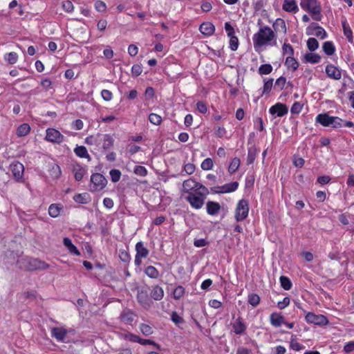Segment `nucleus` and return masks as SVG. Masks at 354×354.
Listing matches in <instances>:
<instances>
[{"label": "nucleus", "mask_w": 354, "mask_h": 354, "mask_svg": "<svg viewBox=\"0 0 354 354\" xmlns=\"http://www.w3.org/2000/svg\"><path fill=\"white\" fill-rule=\"evenodd\" d=\"M185 199L189 204L191 207L194 209H199L202 208L205 204V200L204 197L197 192L187 195Z\"/></svg>", "instance_id": "1a4fd4ad"}, {"label": "nucleus", "mask_w": 354, "mask_h": 354, "mask_svg": "<svg viewBox=\"0 0 354 354\" xmlns=\"http://www.w3.org/2000/svg\"><path fill=\"white\" fill-rule=\"evenodd\" d=\"M272 70L273 68L270 64H264L259 66V74L261 75H269L272 73Z\"/></svg>", "instance_id": "37998d69"}, {"label": "nucleus", "mask_w": 354, "mask_h": 354, "mask_svg": "<svg viewBox=\"0 0 354 354\" xmlns=\"http://www.w3.org/2000/svg\"><path fill=\"white\" fill-rule=\"evenodd\" d=\"M185 293V288L179 285L174 288L172 296L175 300H180L184 296Z\"/></svg>", "instance_id": "ea45409f"}, {"label": "nucleus", "mask_w": 354, "mask_h": 354, "mask_svg": "<svg viewBox=\"0 0 354 354\" xmlns=\"http://www.w3.org/2000/svg\"><path fill=\"white\" fill-rule=\"evenodd\" d=\"M200 32L206 37L212 35L215 32V26L211 22H203L199 26Z\"/></svg>", "instance_id": "5701e85b"}, {"label": "nucleus", "mask_w": 354, "mask_h": 354, "mask_svg": "<svg viewBox=\"0 0 354 354\" xmlns=\"http://www.w3.org/2000/svg\"><path fill=\"white\" fill-rule=\"evenodd\" d=\"M301 8L309 12L313 20L320 21L323 17L322 6L318 0H301Z\"/></svg>", "instance_id": "20e7f679"}, {"label": "nucleus", "mask_w": 354, "mask_h": 354, "mask_svg": "<svg viewBox=\"0 0 354 354\" xmlns=\"http://www.w3.org/2000/svg\"><path fill=\"white\" fill-rule=\"evenodd\" d=\"M288 109L286 104L282 103H276L274 105L272 106L269 112L272 115H276L277 117L281 118L288 113Z\"/></svg>", "instance_id": "2eb2a0df"}, {"label": "nucleus", "mask_w": 354, "mask_h": 354, "mask_svg": "<svg viewBox=\"0 0 354 354\" xmlns=\"http://www.w3.org/2000/svg\"><path fill=\"white\" fill-rule=\"evenodd\" d=\"M165 293L162 287L158 285L152 286L151 297L155 301H160L164 297Z\"/></svg>", "instance_id": "bb28decb"}, {"label": "nucleus", "mask_w": 354, "mask_h": 354, "mask_svg": "<svg viewBox=\"0 0 354 354\" xmlns=\"http://www.w3.org/2000/svg\"><path fill=\"white\" fill-rule=\"evenodd\" d=\"M133 172L138 176L145 177L148 174V171L145 167L137 165L134 167Z\"/></svg>", "instance_id": "864d4df0"}, {"label": "nucleus", "mask_w": 354, "mask_h": 354, "mask_svg": "<svg viewBox=\"0 0 354 354\" xmlns=\"http://www.w3.org/2000/svg\"><path fill=\"white\" fill-rule=\"evenodd\" d=\"M101 96L104 100L109 102L111 101L113 98V93L111 91L107 89H103L101 91Z\"/></svg>", "instance_id": "338daca9"}, {"label": "nucleus", "mask_w": 354, "mask_h": 354, "mask_svg": "<svg viewBox=\"0 0 354 354\" xmlns=\"http://www.w3.org/2000/svg\"><path fill=\"white\" fill-rule=\"evenodd\" d=\"M149 122L154 125H160L162 121V117L156 113H152L149 115Z\"/></svg>", "instance_id": "603ef678"}, {"label": "nucleus", "mask_w": 354, "mask_h": 354, "mask_svg": "<svg viewBox=\"0 0 354 354\" xmlns=\"http://www.w3.org/2000/svg\"><path fill=\"white\" fill-rule=\"evenodd\" d=\"M290 348L294 351H299L304 349L305 346L295 339H292L290 341Z\"/></svg>", "instance_id": "e2e57ef3"}, {"label": "nucleus", "mask_w": 354, "mask_h": 354, "mask_svg": "<svg viewBox=\"0 0 354 354\" xmlns=\"http://www.w3.org/2000/svg\"><path fill=\"white\" fill-rule=\"evenodd\" d=\"M263 82H264V84H263V90H262V93H261V96H263L264 95H266V94H268L272 88V86H273V79L272 78H270V79H263Z\"/></svg>", "instance_id": "4c0bfd02"}, {"label": "nucleus", "mask_w": 354, "mask_h": 354, "mask_svg": "<svg viewBox=\"0 0 354 354\" xmlns=\"http://www.w3.org/2000/svg\"><path fill=\"white\" fill-rule=\"evenodd\" d=\"M4 59L10 64H15L18 60V55L15 52L6 53L4 55Z\"/></svg>", "instance_id": "c03bdc74"}, {"label": "nucleus", "mask_w": 354, "mask_h": 354, "mask_svg": "<svg viewBox=\"0 0 354 354\" xmlns=\"http://www.w3.org/2000/svg\"><path fill=\"white\" fill-rule=\"evenodd\" d=\"M45 140L49 142L61 144L64 141V136L56 129L48 128L46 131Z\"/></svg>", "instance_id": "9b49d317"}, {"label": "nucleus", "mask_w": 354, "mask_h": 354, "mask_svg": "<svg viewBox=\"0 0 354 354\" xmlns=\"http://www.w3.org/2000/svg\"><path fill=\"white\" fill-rule=\"evenodd\" d=\"M135 250L136 252V256L142 258H147L149 256V250L146 247H145L142 241L138 242L136 244Z\"/></svg>", "instance_id": "c756f323"}, {"label": "nucleus", "mask_w": 354, "mask_h": 354, "mask_svg": "<svg viewBox=\"0 0 354 354\" xmlns=\"http://www.w3.org/2000/svg\"><path fill=\"white\" fill-rule=\"evenodd\" d=\"M277 35L268 26H261L259 30L252 36V41L255 50L268 45L276 44Z\"/></svg>", "instance_id": "f257e3e1"}, {"label": "nucleus", "mask_w": 354, "mask_h": 354, "mask_svg": "<svg viewBox=\"0 0 354 354\" xmlns=\"http://www.w3.org/2000/svg\"><path fill=\"white\" fill-rule=\"evenodd\" d=\"M199 183L192 178L184 180L183 183V192L187 195L196 193L198 191Z\"/></svg>", "instance_id": "4468645a"}, {"label": "nucleus", "mask_w": 354, "mask_h": 354, "mask_svg": "<svg viewBox=\"0 0 354 354\" xmlns=\"http://www.w3.org/2000/svg\"><path fill=\"white\" fill-rule=\"evenodd\" d=\"M75 154L80 158L91 159L90 155L88 153L86 148L84 146H77L74 149Z\"/></svg>", "instance_id": "473e14b6"}, {"label": "nucleus", "mask_w": 354, "mask_h": 354, "mask_svg": "<svg viewBox=\"0 0 354 354\" xmlns=\"http://www.w3.org/2000/svg\"><path fill=\"white\" fill-rule=\"evenodd\" d=\"M306 33L307 35H314L322 39L326 37V32L325 30L322 26L315 25L314 24H312V26H309L306 29Z\"/></svg>", "instance_id": "f3484780"}, {"label": "nucleus", "mask_w": 354, "mask_h": 354, "mask_svg": "<svg viewBox=\"0 0 354 354\" xmlns=\"http://www.w3.org/2000/svg\"><path fill=\"white\" fill-rule=\"evenodd\" d=\"M183 170L188 174H192L196 170V166L193 163H187L184 165Z\"/></svg>", "instance_id": "69168bd1"}, {"label": "nucleus", "mask_w": 354, "mask_h": 354, "mask_svg": "<svg viewBox=\"0 0 354 354\" xmlns=\"http://www.w3.org/2000/svg\"><path fill=\"white\" fill-rule=\"evenodd\" d=\"M10 169L15 180L21 181L24 173V165L19 161H14L10 165Z\"/></svg>", "instance_id": "ddd939ff"}, {"label": "nucleus", "mask_w": 354, "mask_h": 354, "mask_svg": "<svg viewBox=\"0 0 354 354\" xmlns=\"http://www.w3.org/2000/svg\"><path fill=\"white\" fill-rule=\"evenodd\" d=\"M74 171H75V174H74L75 179L77 181L82 180L85 173H86L85 169L82 167H79L77 169H75Z\"/></svg>", "instance_id": "13d9d810"}, {"label": "nucleus", "mask_w": 354, "mask_h": 354, "mask_svg": "<svg viewBox=\"0 0 354 354\" xmlns=\"http://www.w3.org/2000/svg\"><path fill=\"white\" fill-rule=\"evenodd\" d=\"M284 64L288 70H291L292 72L296 71L299 66V62L293 56H288Z\"/></svg>", "instance_id": "c85d7f7f"}, {"label": "nucleus", "mask_w": 354, "mask_h": 354, "mask_svg": "<svg viewBox=\"0 0 354 354\" xmlns=\"http://www.w3.org/2000/svg\"><path fill=\"white\" fill-rule=\"evenodd\" d=\"M119 258L120 261L124 263H129L131 261V256L128 251L125 249H120Z\"/></svg>", "instance_id": "a18cd8bd"}, {"label": "nucleus", "mask_w": 354, "mask_h": 354, "mask_svg": "<svg viewBox=\"0 0 354 354\" xmlns=\"http://www.w3.org/2000/svg\"><path fill=\"white\" fill-rule=\"evenodd\" d=\"M326 73L328 77L339 80L342 77L341 71L333 64H328L326 66Z\"/></svg>", "instance_id": "aec40b11"}, {"label": "nucleus", "mask_w": 354, "mask_h": 354, "mask_svg": "<svg viewBox=\"0 0 354 354\" xmlns=\"http://www.w3.org/2000/svg\"><path fill=\"white\" fill-rule=\"evenodd\" d=\"M320 60L321 57L317 53H308L304 55V61L306 63L317 64Z\"/></svg>", "instance_id": "f704fd0d"}, {"label": "nucleus", "mask_w": 354, "mask_h": 354, "mask_svg": "<svg viewBox=\"0 0 354 354\" xmlns=\"http://www.w3.org/2000/svg\"><path fill=\"white\" fill-rule=\"evenodd\" d=\"M344 35L346 37L348 41L351 44L353 42V31L347 23L346 20L342 21Z\"/></svg>", "instance_id": "2f4dec72"}, {"label": "nucleus", "mask_w": 354, "mask_h": 354, "mask_svg": "<svg viewBox=\"0 0 354 354\" xmlns=\"http://www.w3.org/2000/svg\"><path fill=\"white\" fill-rule=\"evenodd\" d=\"M196 192L198 193L205 198H206L207 196L209 194L210 191H209L208 189L205 185L199 183L198 191Z\"/></svg>", "instance_id": "680f3d73"}, {"label": "nucleus", "mask_w": 354, "mask_h": 354, "mask_svg": "<svg viewBox=\"0 0 354 354\" xmlns=\"http://www.w3.org/2000/svg\"><path fill=\"white\" fill-rule=\"evenodd\" d=\"M63 243L64 246L68 249L69 253L75 256H80L81 254L80 250L77 247L72 243L71 240L68 237H64L63 239Z\"/></svg>", "instance_id": "cd10ccee"}, {"label": "nucleus", "mask_w": 354, "mask_h": 354, "mask_svg": "<svg viewBox=\"0 0 354 354\" xmlns=\"http://www.w3.org/2000/svg\"><path fill=\"white\" fill-rule=\"evenodd\" d=\"M136 315L130 309L124 310L120 316V320L125 324H131Z\"/></svg>", "instance_id": "4be33fe9"}, {"label": "nucleus", "mask_w": 354, "mask_h": 354, "mask_svg": "<svg viewBox=\"0 0 354 354\" xmlns=\"http://www.w3.org/2000/svg\"><path fill=\"white\" fill-rule=\"evenodd\" d=\"M282 51L283 54H287L288 56H294L295 50L293 47L288 43L285 42L283 44Z\"/></svg>", "instance_id": "4d7b16f0"}, {"label": "nucleus", "mask_w": 354, "mask_h": 354, "mask_svg": "<svg viewBox=\"0 0 354 354\" xmlns=\"http://www.w3.org/2000/svg\"><path fill=\"white\" fill-rule=\"evenodd\" d=\"M239 187L238 182H232L225 184L222 186H216L210 188V193L215 194H226L235 192Z\"/></svg>", "instance_id": "9d476101"}, {"label": "nucleus", "mask_w": 354, "mask_h": 354, "mask_svg": "<svg viewBox=\"0 0 354 354\" xmlns=\"http://www.w3.org/2000/svg\"><path fill=\"white\" fill-rule=\"evenodd\" d=\"M249 213V203L245 199L240 200L235 209V219L237 222L245 220Z\"/></svg>", "instance_id": "0eeeda50"}, {"label": "nucleus", "mask_w": 354, "mask_h": 354, "mask_svg": "<svg viewBox=\"0 0 354 354\" xmlns=\"http://www.w3.org/2000/svg\"><path fill=\"white\" fill-rule=\"evenodd\" d=\"M240 164H241L240 159L239 158H237V157L234 158L231 160L230 164L229 167H228L229 173L231 174L235 173L238 170V169L239 168Z\"/></svg>", "instance_id": "58836bf2"}, {"label": "nucleus", "mask_w": 354, "mask_h": 354, "mask_svg": "<svg viewBox=\"0 0 354 354\" xmlns=\"http://www.w3.org/2000/svg\"><path fill=\"white\" fill-rule=\"evenodd\" d=\"M230 38V48L232 51H236L239 45V41L238 37L234 35L233 36L229 37Z\"/></svg>", "instance_id": "5fc2aeb1"}, {"label": "nucleus", "mask_w": 354, "mask_h": 354, "mask_svg": "<svg viewBox=\"0 0 354 354\" xmlns=\"http://www.w3.org/2000/svg\"><path fill=\"white\" fill-rule=\"evenodd\" d=\"M307 47L311 52L315 51L319 47L317 40L314 37H310L307 40Z\"/></svg>", "instance_id": "8fccbe9b"}, {"label": "nucleus", "mask_w": 354, "mask_h": 354, "mask_svg": "<svg viewBox=\"0 0 354 354\" xmlns=\"http://www.w3.org/2000/svg\"><path fill=\"white\" fill-rule=\"evenodd\" d=\"M343 351L345 353H350L354 351V341H351L346 343L343 348Z\"/></svg>", "instance_id": "774afa93"}, {"label": "nucleus", "mask_w": 354, "mask_h": 354, "mask_svg": "<svg viewBox=\"0 0 354 354\" xmlns=\"http://www.w3.org/2000/svg\"><path fill=\"white\" fill-rule=\"evenodd\" d=\"M273 31L277 35V33H282L283 35H286L287 26L284 19L281 18H277L272 24Z\"/></svg>", "instance_id": "6ab92c4d"}, {"label": "nucleus", "mask_w": 354, "mask_h": 354, "mask_svg": "<svg viewBox=\"0 0 354 354\" xmlns=\"http://www.w3.org/2000/svg\"><path fill=\"white\" fill-rule=\"evenodd\" d=\"M323 50L328 55L331 56L335 52V46L333 41H327L323 44Z\"/></svg>", "instance_id": "e433bc0d"}, {"label": "nucleus", "mask_w": 354, "mask_h": 354, "mask_svg": "<svg viewBox=\"0 0 354 354\" xmlns=\"http://www.w3.org/2000/svg\"><path fill=\"white\" fill-rule=\"evenodd\" d=\"M17 265L20 270L26 271H35L37 270H46L50 266L44 261L37 258L28 257H21L17 259Z\"/></svg>", "instance_id": "7ed1b4c3"}, {"label": "nucleus", "mask_w": 354, "mask_h": 354, "mask_svg": "<svg viewBox=\"0 0 354 354\" xmlns=\"http://www.w3.org/2000/svg\"><path fill=\"white\" fill-rule=\"evenodd\" d=\"M123 338L126 340H129L131 342H137L139 343L140 340V337L135 335L130 332H127L123 335Z\"/></svg>", "instance_id": "09e8293b"}, {"label": "nucleus", "mask_w": 354, "mask_h": 354, "mask_svg": "<svg viewBox=\"0 0 354 354\" xmlns=\"http://www.w3.org/2000/svg\"><path fill=\"white\" fill-rule=\"evenodd\" d=\"M303 104L299 102H295L291 106L290 112L292 114H299L301 112Z\"/></svg>", "instance_id": "bf43d9fd"}, {"label": "nucleus", "mask_w": 354, "mask_h": 354, "mask_svg": "<svg viewBox=\"0 0 354 354\" xmlns=\"http://www.w3.org/2000/svg\"><path fill=\"white\" fill-rule=\"evenodd\" d=\"M214 162L213 160L210 158H205L201 165V167L203 170L208 171L213 168Z\"/></svg>", "instance_id": "de8ad7c7"}, {"label": "nucleus", "mask_w": 354, "mask_h": 354, "mask_svg": "<svg viewBox=\"0 0 354 354\" xmlns=\"http://www.w3.org/2000/svg\"><path fill=\"white\" fill-rule=\"evenodd\" d=\"M107 184L106 178L100 173L93 174L91 176V192H99L103 189Z\"/></svg>", "instance_id": "423d86ee"}, {"label": "nucleus", "mask_w": 354, "mask_h": 354, "mask_svg": "<svg viewBox=\"0 0 354 354\" xmlns=\"http://www.w3.org/2000/svg\"><path fill=\"white\" fill-rule=\"evenodd\" d=\"M30 127L28 123H23L17 127L16 134L19 138L24 137L30 133Z\"/></svg>", "instance_id": "72a5a7b5"}, {"label": "nucleus", "mask_w": 354, "mask_h": 354, "mask_svg": "<svg viewBox=\"0 0 354 354\" xmlns=\"http://www.w3.org/2000/svg\"><path fill=\"white\" fill-rule=\"evenodd\" d=\"M232 326L234 333L238 335H243L247 329V326L241 317H237L234 322L232 324Z\"/></svg>", "instance_id": "a211bd4d"}, {"label": "nucleus", "mask_w": 354, "mask_h": 354, "mask_svg": "<svg viewBox=\"0 0 354 354\" xmlns=\"http://www.w3.org/2000/svg\"><path fill=\"white\" fill-rule=\"evenodd\" d=\"M86 196H87L86 193L77 194L74 196L73 199L75 202L79 203H82V204L86 203Z\"/></svg>", "instance_id": "0e129e2a"}, {"label": "nucleus", "mask_w": 354, "mask_h": 354, "mask_svg": "<svg viewBox=\"0 0 354 354\" xmlns=\"http://www.w3.org/2000/svg\"><path fill=\"white\" fill-rule=\"evenodd\" d=\"M221 209V206L218 202L207 201L206 203L207 213L211 216H215L218 214Z\"/></svg>", "instance_id": "b1692460"}, {"label": "nucleus", "mask_w": 354, "mask_h": 354, "mask_svg": "<svg viewBox=\"0 0 354 354\" xmlns=\"http://www.w3.org/2000/svg\"><path fill=\"white\" fill-rule=\"evenodd\" d=\"M145 273L151 279H156L160 276L159 271L153 266H148L145 269Z\"/></svg>", "instance_id": "c9c22d12"}, {"label": "nucleus", "mask_w": 354, "mask_h": 354, "mask_svg": "<svg viewBox=\"0 0 354 354\" xmlns=\"http://www.w3.org/2000/svg\"><path fill=\"white\" fill-rule=\"evenodd\" d=\"M282 8L284 11L288 12L297 13L299 11V8L295 0H284Z\"/></svg>", "instance_id": "393cba45"}, {"label": "nucleus", "mask_w": 354, "mask_h": 354, "mask_svg": "<svg viewBox=\"0 0 354 354\" xmlns=\"http://www.w3.org/2000/svg\"><path fill=\"white\" fill-rule=\"evenodd\" d=\"M63 209V205L58 203H53L48 207V214L52 218L57 217Z\"/></svg>", "instance_id": "7c9ffc66"}, {"label": "nucleus", "mask_w": 354, "mask_h": 354, "mask_svg": "<svg viewBox=\"0 0 354 354\" xmlns=\"http://www.w3.org/2000/svg\"><path fill=\"white\" fill-rule=\"evenodd\" d=\"M139 328L140 332L145 336L151 335L153 332L152 328L146 324H141Z\"/></svg>", "instance_id": "6e6d98bb"}, {"label": "nucleus", "mask_w": 354, "mask_h": 354, "mask_svg": "<svg viewBox=\"0 0 354 354\" xmlns=\"http://www.w3.org/2000/svg\"><path fill=\"white\" fill-rule=\"evenodd\" d=\"M136 299L140 305L145 309H149L153 305V301L149 296L148 290L145 288H138Z\"/></svg>", "instance_id": "6e6552de"}, {"label": "nucleus", "mask_w": 354, "mask_h": 354, "mask_svg": "<svg viewBox=\"0 0 354 354\" xmlns=\"http://www.w3.org/2000/svg\"><path fill=\"white\" fill-rule=\"evenodd\" d=\"M259 151V149H257L254 145L248 147L246 161V164L248 165H250L254 163Z\"/></svg>", "instance_id": "a878e982"}, {"label": "nucleus", "mask_w": 354, "mask_h": 354, "mask_svg": "<svg viewBox=\"0 0 354 354\" xmlns=\"http://www.w3.org/2000/svg\"><path fill=\"white\" fill-rule=\"evenodd\" d=\"M261 301L260 297L255 293H251L248 295V302L253 307L257 306Z\"/></svg>", "instance_id": "a19ab883"}, {"label": "nucleus", "mask_w": 354, "mask_h": 354, "mask_svg": "<svg viewBox=\"0 0 354 354\" xmlns=\"http://www.w3.org/2000/svg\"><path fill=\"white\" fill-rule=\"evenodd\" d=\"M84 142L90 146H93L94 149L107 150L113 147L114 139L110 134L95 133L87 136Z\"/></svg>", "instance_id": "f03ea898"}, {"label": "nucleus", "mask_w": 354, "mask_h": 354, "mask_svg": "<svg viewBox=\"0 0 354 354\" xmlns=\"http://www.w3.org/2000/svg\"><path fill=\"white\" fill-rule=\"evenodd\" d=\"M305 320L308 324L319 326H325L328 324V320L326 316L323 315H316L314 313H308L306 315Z\"/></svg>", "instance_id": "f8f14e48"}, {"label": "nucleus", "mask_w": 354, "mask_h": 354, "mask_svg": "<svg viewBox=\"0 0 354 354\" xmlns=\"http://www.w3.org/2000/svg\"><path fill=\"white\" fill-rule=\"evenodd\" d=\"M109 175L111 176V181L113 183H117L121 178V171L117 169H113L110 170Z\"/></svg>", "instance_id": "3c124183"}, {"label": "nucleus", "mask_w": 354, "mask_h": 354, "mask_svg": "<svg viewBox=\"0 0 354 354\" xmlns=\"http://www.w3.org/2000/svg\"><path fill=\"white\" fill-rule=\"evenodd\" d=\"M279 281L281 283V286L285 290H289L291 289L292 283L290 279L288 277L281 276L279 278Z\"/></svg>", "instance_id": "79ce46f5"}, {"label": "nucleus", "mask_w": 354, "mask_h": 354, "mask_svg": "<svg viewBox=\"0 0 354 354\" xmlns=\"http://www.w3.org/2000/svg\"><path fill=\"white\" fill-rule=\"evenodd\" d=\"M286 84V78L283 76H281L275 81L274 88L277 91H281L284 88Z\"/></svg>", "instance_id": "49530a36"}, {"label": "nucleus", "mask_w": 354, "mask_h": 354, "mask_svg": "<svg viewBox=\"0 0 354 354\" xmlns=\"http://www.w3.org/2000/svg\"><path fill=\"white\" fill-rule=\"evenodd\" d=\"M270 322L272 326L278 328L285 323V317L281 313L274 312L270 315Z\"/></svg>", "instance_id": "412c9836"}, {"label": "nucleus", "mask_w": 354, "mask_h": 354, "mask_svg": "<svg viewBox=\"0 0 354 354\" xmlns=\"http://www.w3.org/2000/svg\"><path fill=\"white\" fill-rule=\"evenodd\" d=\"M50 334L57 342H64L68 330L63 327H53L50 330Z\"/></svg>", "instance_id": "dca6fc26"}, {"label": "nucleus", "mask_w": 354, "mask_h": 354, "mask_svg": "<svg viewBox=\"0 0 354 354\" xmlns=\"http://www.w3.org/2000/svg\"><path fill=\"white\" fill-rule=\"evenodd\" d=\"M316 122L324 127H330L335 129L343 126V120L337 116H330L328 113H320L316 117Z\"/></svg>", "instance_id": "39448f33"}, {"label": "nucleus", "mask_w": 354, "mask_h": 354, "mask_svg": "<svg viewBox=\"0 0 354 354\" xmlns=\"http://www.w3.org/2000/svg\"><path fill=\"white\" fill-rule=\"evenodd\" d=\"M142 73V66L141 64H133L131 67V73L134 77H138Z\"/></svg>", "instance_id": "052dcab7"}]
</instances>
